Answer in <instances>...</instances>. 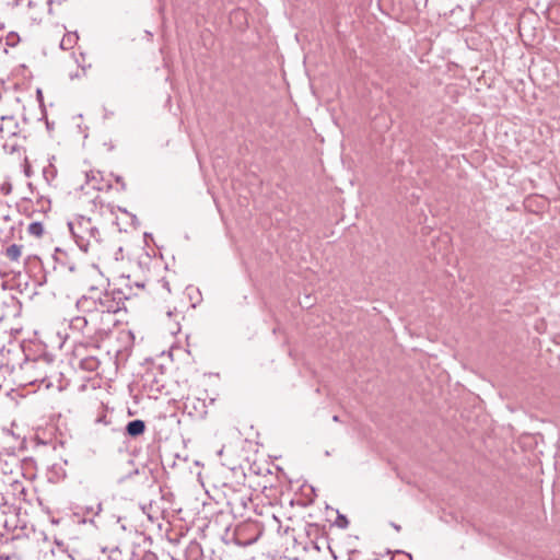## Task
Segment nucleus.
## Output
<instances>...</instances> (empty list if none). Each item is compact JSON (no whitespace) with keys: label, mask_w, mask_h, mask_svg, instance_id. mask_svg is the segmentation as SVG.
Masks as SVG:
<instances>
[{"label":"nucleus","mask_w":560,"mask_h":560,"mask_svg":"<svg viewBox=\"0 0 560 560\" xmlns=\"http://www.w3.org/2000/svg\"><path fill=\"white\" fill-rule=\"evenodd\" d=\"M71 236L77 246L84 253H96L104 241L98 225L84 215H75L68 222Z\"/></svg>","instance_id":"1"},{"label":"nucleus","mask_w":560,"mask_h":560,"mask_svg":"<svg viewBox=\"0 0 560 560\" xmlns=\"http://www.w3.org/2000/svg\"><path fill=\"white\" fill-rule=\"evenodd\" d=\"M78 306L84 312L117 313L124 307L120 292H100L92 289L89 295L78 301Z\"/></svg>","instance_id":"2"},{"label":"nucleus","mask_w":560,"mask_h":560,"mask_svg":"<svg viewBox=\"0 0 560 560\" xmlns=\"http://www.w3.org/2000/svg\"><path fill=\"white\" fill-rule=\"evenodd\" d=\"M52 369V361L47 357L26 359L21 364L22 378L28 383L44 382Z\"/></svg>","instance_id":"3"},{"label":"nucleus","mask_w":560,"mask_h":560,"mask_svg":"<svg viewBox=\"0 0 560 560\" xmlns=\"http://www.w3.org/2000/svg\"><path fill=\"white\" fill-rule=\"evenodd\" d=\"M20 8L33 21L42 20L43 15L51 12L52 0H14Z\"/></svg>","instance_id":"4"},{"label":"nucleus","mask_w":560,"mask_h":560,"mask_svg":"<svg viewBox=\"0 0 560 560\" xmlns=\"http://www.w3.org/2000/svg\"><path fill=\"white\" fill-rule=\"evenodd\" d=\"M20 132V125L13 116H0V139H10Z\"/></svg>","instance_id":"5"},{"label":"nucleus","mask_w":560,"mask_h":560,"mask_svg":"<svg viewBox=\"0 0 560 560\" xmlns=\"http://www.w3.org/2000/svg\"><path fill=\"white\" fill-rule=\"evenodd\" d=\"M86 185L95 190H103L110 187L107 182L103 180L101 173L95 171H91L86 174Z\"/></svg>","instance_id":"6"},{"label":"nucleus","mask_w":560,"mask_h":560,"mask_svg":"<svg viewBox=\"0 0 560 560\" xmlns=\"http://www.w3.org/2000/svg\"><path fill=\"white\" fill-rule=\"evenodd\" d=\"M144 430L145 424L142 420L139 419L130 421L126 427V431L130 436L141 435Z\"/></svg>","instance_id":"7"},{"label":"nucleus","mask_w":560,"mask_h":560,"mask_svg":"<svg viewBox=\"0 0 560 560\" xmlns=\"http://www.w3.org/2000/svg\"><path fill=\"white\" fill-rule=\"evenodd\" d=\"M22 255V246L12 244L5 249V257L12 261H18Z\"/></svg>","instance_id":"8"},{"label":"nucleus","mask_w":560,"mask_h":560,"mask_svg":"<svg viewBox=\"0 0 560 560\" xmlns=\"http://www.w3.org/2000/svg\"><path fill=\"white\" fill-rule=\"evenodd\" d=\"M77 40H78V35L75 33L67 34L62 37V39L60 42V47L62 49H70L74 46Z\"/></svg>","instance_id":"9"},{"label":"nucleus","mask_w":560,"mask_h":560,"mask_svg":"<svg viewBox=\"0 0 560 560\" xmlns=\"http://www.w3.org/2000/svg\"><path fill=\"white\" fill-rule=\"evenodd\" d=\"M27 232L36 237H40L44 234V226L40 222H32L28 228Z\"/></svg>","instance_id":"10"},{"label":"nucleus","mask_w":560,"mask_h":560,"mask_svg":"<svg viewBox=\"0 0 560 560\" xmlns=\"http://www.w3.org/2000/svg\"><path fill=\"white\" fill-rule=\"evenodd\" d=\"M392 526H393L397 532H399V530H400V526H399V525H397V524H394V523H393V524H392Z\"/></svg>","instance_id":"11"},{"label":"nucleus","mask_w":560,"mask_h":560,"mask_svg":"<svg viewBox=\"0 0 560 560\" xmlns=\"http://www.w3.org/2000/svg\"><path fill=\"white\" fill-rule=\"evenodd\" d=\"M26 176H30L28 167L25 168Z\"/></svg>","instance_id":"12"},{"label":"nucleus","mask_w":560,"mask_h":560,"mask_svg":"<svg viewBox=\"0 0 560 560\" xmlns=\"http://www.w3.org/2000/svg\"><path fill=\"white\" fill-rule=\"evenodd\" d=\"M332 419H334V421H338V420H339V419H338V416H334V418H332Z\"/></svg>","instance_id":"13"}]
</instances>
